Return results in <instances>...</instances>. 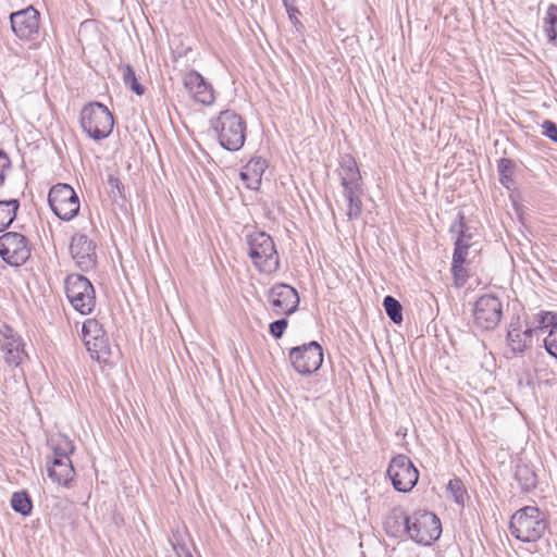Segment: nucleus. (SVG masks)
I'll list each match as a JSON object with an SVG mask.
<instances>
[{
	"label": "nucleus",
	"mask_w": 557,
	"mask_h": 557,
	"mask_svg": "<svg viewBox=\"0 0 557 557\" xmlns=\"http://www.w3.org/2000/svg\"><path fill=\"white\" fill-rule=\"evenodd\" d=\"M506 339L508 347L515 354H522L528 348L525 336L522 334L520 317H516L510 321Z\"/></svg>",
	"instance_id": "5701e85b"
},
{
	"label": "nucleus",
	"mask_w": 557,
	"mask_h": 557,
	"mask_svg": "<svg viewBox=\"0 0 557 557\" xmlns=\"http://www.w3.org/2000/svg\"><path fill=\"white\" fill-rule=\"evenodd\" d=\"M268 300L275 314L284 315L294 313L300 301L298 292L293 286L284 283L275 284L269 290Z\"/></svg>",
	"instance_id": "2eb2a0df"
},
{
	"label": "nucleus",
	"mask_w": 557,
	"mask_h": 557,
	"mask_svg": "<svg viewBox=\"0 0 557 557\" xmlns=\"http://www.w3.org/2000/svg\"><path fill=\"white\" fill-rule=\"evenodd\" d=\"M513 475L523 492H530L535 488L537 478L532 466L522 461L517 462Z\"/></svg>",
	"instance_id": "b1692460"
},
{
	"label": "nucleus",
	"mask_w": 557,
	"mask_h": 557,
	"mask_svg": "<svg viewBox=\"0 0 557 557\" xmlns=\"http://www.w3.org/2000/svg\"><path fill=\"white\" fill-rule=\"evenodd\" d=\"M544 347L546 349V351L554 358L557 359V343H556V338L554 336H547L545 339H544Z\"/></svg>",
	"instance_id": "ea45409f"
},
{
	"label": "nucleus",
	"mask_w": 557,
	"mask_h": 557,
	"mask_svg": "<svg viewBox=\"0 0 557 557\" xmlns=\"http://www.w3.org/2000/svg\"><path fill=\"white\" fill-rule=\"evenodd\" d=\"M48 202L53 213L63 221H71L79 212V198L67 184H57L48 194Z\"/></svg>",
	"instance_id": "0eeeda50"
},
{
	"label": "nucleus",
	"mask_w": 557,
	"mask_h": 557,
	"mask_svg": "<svg viewBox=\"0 0 557 557\" xmlns=\"http://www.w3.org/2000/svg\"><path fill=\"white\" fill-rule=\"evenodd\" d=\"M447 492L458 505H463L467 491L460 479L454 478L449 480L447 484Z\"/></svg>",
	"instance_id": "72a5a7b5"
},
{
	"label": "nucleus",
	"mask_w": 557,
	"mask_h": 557,
	"mask_svg": "<svg viewBox=\"0 0 557 557\" xmlns=\"http://www.w3.org/2000/svg\"><path fill=\"white\" fill-rule=\"evenodd\" d=\"M337 174L343 189L363 187L359 166L351 154L341 157Z\"/></svg>",
	"instance_id": "a211bd4d"
},
{
	"label": "nucleus",
	"mask_w": 557,
	"mask_h": 557,
	"mask_svg": "<svg viewBox=\"0 0 557 557\" xmlns=\"http://www.w3.org/2000/svg\"><path fill=\"white\" fill-rule=\"evenodd\" d=\"M473 317L482 330H494L503 317L502 301L494 295H482L474 304Z\"/></svg>",
	"instance_id": "f8f14e48"
},
{
	"label": "nucleus",
	"mask_w": 557,
	"mask_h": 557,
	"mask_svg": "<svg viewBox=\"0 0 557 557\" xmlns=\"http://www.w3.org/2000/svg\"><path fill=\"white\" fill-rule=\"evenodd\" d=\"M184 87L196 102L209 106L214 101V94L212 86L207 83L203 76L197 71H189L185 74Z\"/></svg>",
	"instance_id": "f3484780"
},
{
	"label": "nucleus",
	"mask_w": 557,
	"mask_h": 557,
	"mask_svg": "<svg viewBox=\"0 0 557 557\" xmlns=\"http://www.w3.org/2000/svg\"><path fill=\"white\" fill-rule=\"evenodd\" d=\"M289 1L290 0H283L284 4L286 7V10H287V12L289 14V17H290V20H293V15H292L290 10H289Z\"/></svg>",
	"instance_id": "37998d69"
},
{
	"label": "nucleus",
	"mask_w": 557,
	"mask_h": 557,
	"mask_svg": "<svg viewBox=\"0 0 557 557\" xmlns=\"http://www.w3.org/2000/svg\"><path fill=\"white\" fill-rule=\"evenodd\" d=\"M70 253L76 267L83 272H89L97 265L96 243L85 234L72 236Z\"/></svg>",
	"instance_id": "ddd939ff"
},
{
	"label": "nucleus",
	"mask_w": 557,
	"mask_h": 557,
	"mask_svg": "<svg viewBox=\"0 0 557 557\" xmlns=\"http://www.w3.org/2000/svg\"><path fill=\"white\" fill-rule=\"evenodd\" d=\"M53 450L52 458L70 459V455L74 451L75 447L73 442L63 435H58L51 440Z\"/></svg>",
	"instance_id": "a878e982"
},
{
	"label": "nucleus",
	"mask_w": 557,
	"mask_h": 557,
	"mask_svg": "<svg viewBox=\"0 0 557 557\" xmlns=\"http://www.w3.org/2000/svg\"><path fill=\"white\" fill-rule=\"evenodd\" d=\"M11 507L15 512H18L22 516H28L33 509L29 495L24 491L13 493L11 497Z\"/></svg>",
	"instance_id": "bb28decb"
},
{
	"label": "nucleus",
	"mask_w": 557,
	"mask_h": 557,
	"mask_svg": "<svg viewBox=\"0 0 557 557\" xmlns=\"http://www.w3.org/2000/svg\"><path fill=\"white\" fill-rule=\"evenodd\" d=\"M497 171L499 175V182L506 188H510L513 183L512 176L515 173V163L512 160L502 158L497 163Z\"/></svg>",
	"instance_id": "cd10ccee"
},
{
	"label": "nucleus",
	"mask_w": 557,
	"mask_h": 557,
	"mask_svg": "<svg viewBox=\"0 0 557 557\" xmlns=\"http://www.w3.org/2000/svg\"><path fill=\"white\" fill-rule=\"evenodd\" d=\"M545 513L535 506H525L517 510L510 519L509 530L512 536L525 543L539 541L547 531Z\"/></svg>",
	"instance_id": "7ed1b4c3"
},
{
	"label": "nucleus",
	"mask_w": 557,
	"mask_h": 557,
	"mask_svg": "<svg viewBox=\"0 0 557 557\" xmlns=\"http://www.w3.org/2000/svg\"><path fill=\"white\" fill-rule=\"evenodd\" d=\"M122 79L126 87H128L136 95L141 96L145 94V88L138 83L134 69L131 65H123L121 67Z\"/></svg>",
	"instance_id": "7c9ffc66"
},
{
	"label": "nucleus",
	"mask_w": 557,
	"mask_h": 557,
	"mask_svg": "<svg viewBox=\"0 0 557 557\" xmlns=\"http://www.w3.org/2000/svg\"><path fill=\"white\" fill-rule=\"evenodd\" d=\"M10 166L11 161L8 154L3 150H0V186L4 183L5 180L4 171L10 169Z\"/></svg>",
	"instance_id": "58836bf2"
},
{
	"label": "nucleus",
	"mask_w": 557,
	"mask_h": 557,
	"mask_svg": "<svg viewBox=\"0 0 557 557\" xmlns=\"http://www.w3.org/2000/svg\"><path fill=\"white\" fill-rule=\"evenodd\" d=\"M213 129L219 144L227 151H238L246 140V122L233 110H223L212 119Z\"/></svg>",
	"instance_id": "f03ea898"
},
{
	"label": "nucleus",
	"mask_w": 557,
	"mask_h": 557,
	"mask_svg": "<svg viewBox=\"0 0 557 557\" xmlns=\"http://www.w3.org/2000/svg\"><path fill=\"white\" fill-rule=\"evenodd\" d=\"M535 330H536V327L535 329L528 327V329L522 331L523 336H525V344H528V347L531 344V341H532V337H533V333L535 332Z\"/></svg>",
	"instance_id": "79ce46f5"
},
{
	"label": "nucleus",
	"mask_w": 557,
	"mask_h": 557,
	"mask_svg": "<svg viewBox=\"0 0 557 557\" xmlns=\"http://www.w3.org/2000/svg\"><path fill=\"white\" fill-rule=\"evenodd\" d=\"M248 256L261 273L272 274L280 269V256L273 238L263 231L253 230L245 236Z\"/></svg>",
	"instance_id": "f257e3e1"
},
{
	"label": "nucleus",
	"mask_w": 557,
	"mask_h": 557,
	"mask_svg": "<svg viewBox=\"0 0 557 557\" xmlns=\"http://www.w3.org/2000/svg\"><path fill=\"white\" fill-rule=\"evenodd\" d=\"M18 208L17 199L0 200V232H3L15 220Z\"/></svg>",
	"instance_id": "393cba45"
},
{
	"label": "nucleus",
	"mask_w": 557,
	"mask_h": 557,
	"mask_svg": "<svg viewBox=\"0 0 557 557\" xmlns=\"http://www.w3.org/2000/svg\"><path fill=\"white\" fill-rule=\"evenodd\" d=\"M465 261L459 260V257L457 260H453L451 262L450 271L454 278V286L457 288L463 287L469 278V273L465 267Z\"/></svg>",
	"instance_id": "2f4dec72"
},
{
	"label": "nucleus",
	"mask_w": 557,
	"mask_h": 557,
	"mask_svg": "<svg viewBox=\"0 0 557 557\" xmlns=\"http://www.w3.org/2000/svg\"><path fill=\"white\" fill-rule=\"evenodd\" d=\"M536 329H544L550 326L549 336H554L557 331V315L549 311H542L536 315Z\"/></svg>",
	"instance_id": "f704fd0d"
},
{
	"label": "nucleus",
	"mask_w": 557,
	"mask_h": 557,
	"mask_svg": "<svg viewBox=\"0 0 557 557\" xmlns=\"http://www.w3.org/2000/svg\"><path fill=\"white\" fill-rule=\"evenodd\" d=\"M543 135L557 143V124L550 120H545L542 124Z\"/></svg>",
	"instance_id": "4c0bfd02"
},
{
	"label": "nucleus",
	"mask_w": 557,
	"mask_h": 557,
	"mask_svg": "<svg viewBox=\"0 0 557 557\" xmlns=\"http://www.w3.org/2000/svg\"><path fill=\"white\" fill-rule=\"evenodd\" d=\"M0 256L11 267L23 265L30 257L28 239L16 232H7L0 236Z\"/></svg>",
	"instance_id": "9d476101"
},
{
	"label": "nucleus",
	"mask_w": 557,
	"mask_h": 557,
	"mask_svg": "<svg viewBox=\"0 0 557 557\" xmlns=\"http://www.w3.org/2000/svg\"><path fill=\"white\" fill-rule=\"evenodd\" d=\"M268 168V162L261 157L251 158L242 169L239 176L247 188L258 189L261 185L262 175Z\"/></svg>",
	"instance_id": "aec40b11"
},
{
	"label": "nucleus",
	"mask_w": 557,
	"mask_h": 557,
	"mask_svg": "<svg viewBox=\"0 0 557 557\" xmlns=\"http://www.w3.org/2000/svg\"><path fill=\"white\" fill-rule=\"evenodd\" d=\"M471 244H465L461 239L455 240V249L453 253V260H457L459 257L460 261H467L468 250Z\"/></svg>",
	"instance_id": "e433bc0d"
},
{
	"label": "nucleus",
	"mask_w": 557,
	"mask_h": 557,
	"mask_svg": "<svg viewBox=\"0 0 557 557\" xmlns=\"http://www.w3.org/2000/svg\"><path fill=\"white\" fill-rule=\"evenodd\" d=\"M442 523L440 518L428 510H416L407 520V536L414 543L430 546L440 539Z\"/></svg>",
	"instance_id": "20e7f679"
},
{
	"label": "nucleus",
	"mask_w": 557,
	"mask_h": 557,
	"mask_svg": "<svg viewBox=\"0 0 557 557\" xmlns=\"http://www.w3.org/2000/svg\"><path fill=\"white\" fill-rule=\"evenodd\" d=\"M290 13L293 15V18L296 17V13H299L298 10L289 5Z\"/></svg>",
	"instance_id": "c03bdc74"
},
{
	"label": "nucleus",
	"mask_w": 557,
	"mask_h": 557,
	"mask_svg": "<svg viewBox=\"0 0 557 557\" xmlns=\"http://www.w3.org/2000/svg\"><path fill=\"white\" fill-rule=\"evenodd\" d=\"M364 194V188H348L343 189L342 195L346 202V216L350 221L358 220L363 210L362 196Z\"/></svg>",
	"instance_id": "4be33fe9"
},
{
	"label": "nucleus",
	"mask_w": 557,
	"mask_h": 557,
	"mask_svg": "<svg viewBox=\"0 0 557 557\" xmlns=\"http://www.w3.org/2000/svg\"><path fill=\"white\" fill-rule=\"evenodd\" d=\"M458 220L455 221L450 226V233L457 234L455 240L461 239L465 244H471L472 234L469 232V226L465 223V216L462 213H458Z\"/></svg>",
	"instance_id": "473e14b6"
},
{
	"label": "nucleus",
	"mask_w": 557,
	"mask_h": 557,
	"mask_svg": "<svg viewBox=\"0 0 557 557\" xmlns=\"http://www.w3.org/2000/svg\"><path fill=\"white\" fill-rule=\"evenodd\" d=\"M407 520L409 516L401 506L389 509L383 520V529L387 536L400 539L407 535Z\"/></svg>",
	"instance_id": "6ab92c4d"
},
{
	"label": "nucleus",
	"mask_w": 557,
	"mask_h": 557,
	"mask_svg": "<svg viewBox=\"0 0 557 557\" xmlns=\"http://www.w3.org/2000/svg\"><path fill=\"white\" fill-rule=\"evenodd\" d=\"M108 185L110 186L111 191L113 194L116 191L121 197L123 196L122 191L124 189V186L117 177L110 175L108 177Z\"/></svg>",
	"instance_id": "a19ab883"
},
{
	"label": "nucleus",
	"mask_w": 557,
	"mask_h": 557,
	"mask_svg": "<svg viewBox=\"0 0 557 557\" xmlns=\"http://www.w3.org/2000/svg\"><path fill=\"white\" fill-rule=\"evenodd\" d=\"M544 30L550 44L557 38V5L550 4L544 18Z\"/></svg>",
	"instance_id": "c85d7f7f"
},
{
	"label": "nucleus",
	"mask_w": 557,
	"mask_h": 557,
	"mask_svg": "<svg viewBox=\"0 0 557 557\" xmlns=\"http://www.w3.org/2000/svg\"><path fill=\"white\" fill-rule=\"evenodd\" d=\"M289 359L293 368L301 375H310L317 372L323 362L321 345L313 341L289 350Z\"/></svg>",
	"instance_id": "1a4fd4ad"
},
{
	"label": "nucleus",
	"mask_w": 557,
	"mask_h": 557,
	"mask_svg": "<svg viewBox=\"0 0 557 557\" xmlns=\"http://www.w3.org/2000/svg\"><path fill=\"white\" fill-rule=\"evenodd\" d=\"M81 126L92 139L107 138L113 128V115L109 109L100 102H91L81 111Z\"/></svg>",
	"instance_id": "39448f33"
},
{
	"label": "nucleus",
	"mask_w": 557,
	"mask_h": 557,
	"mask_svg": "<svg viewBox=\"0 0 557 557\" xmlns=\"http://www.w3.org/2000/svg\"><path fill=\"white\" fill-rule=\"evenodd\" d=\"M0 334L2 335L0 345L5 363L10 367L20 366L27 358L22 337L8 324L0 327Z\"/></svg>",
	"instance_id": "dca6fc26"
},
{
	"label": "nucleus",
	"mask_w": 557,
	"mask_h": 557,
	"mask_svg": "<svg viewBox=\"0 0 557 557\" xmlns=\"http://www.w3.org/2000/svg\"><path fill=\"white\" fill-rule=\"evenodd\" d=\"M66 297L81 314H89L96 306V293L90 281L82 274H69L64 281Z\"/></svg>",
	"instance_id": "423d86ee"
},
{
	"label": "nucleus",
	"mask_w": 557,
	"mask_h": 557,
	"mask_svg": "<svg viewBox=\"0 0 557 557\" xmlns=\"http://www.w3.org/2000/svg\"><path fill=\"white\" fill-rule=\"evenodd\" d=\"M39 12L29 5L10 14L12 32L21 40H34L39 33Z\"/></svg>",
	"instance_id": "4468645a"
},
{
	"label": "nucleus",
	"mask_w": 557,
	"mask_h": 557,
	"mask_svg": "<svg viewBox=\"0 0 557 557\" xmlns=\"http://www.w3.org/2000/svg\"><path fill=\"white\" fill-rule=\"evenodd\" d=\"M287 325H288L287 319H285V318L278 319V320L270 323V326H269L270 334L275 339H278L283 336Z\"/></svg>",
	"instance_id": "c9c22d12"
},
{
	"label": "nucleus",
	"mask_w": 557,
	"mask_h": 557,
	"mask_svg": "<svg viewBox=\"0 0 557 557\" xmlns=\"http://www.w3.org/2000/svg\"><path fill=\"white\" fill-rule=\"evenodd\" d=\"M394 488L401 493L410 492L418 482L419 472L406 455L394 457L387 468Z\"/></svg>",
	"instance_id": "9b49d317"
},
{
	"label": "nucleus",
	"mask_w": 557,
	"mask_h": 557,
	"mask_svg": "<svg viewBox=\"0 0 557 557\" xmlns=\"http://www.w3.org/2000/svg\"><path fill=\"white\" fill-rule=\"evenodd\" d=\"M186 557H193L189 553H186Z\"/></svg>",
	"instance_id": "a18cd8bd"
},
{
	"label": "nucleus",
	"mask_w": 557,
	"mask_h": 557,
	"mask_svg": "<svg viewBox=\"0 0 557 557\" xmlns=\"http://www.w3.org/2000/svg\"><path fill=\"white\" fill-rule=\"evenodd\" d=\"M83 341L90 357L98 362H106L111 348L102 325L96 319H87L82 327Z\"/></svg>",
	"instance_id": "6e6552de"
},
{
	"label": "nucleus",
	"mask_w": 557,
	"mask_h": 557,
	"mask_svg": "<svg viewBox=\"0 0 557 557\" xmlns=\"http://www.w3.org/2000/svg\"><path fill=\"white\" fill-rule=\"evenodd\" d=\"M47 472L48 476L55 483L62 486H69L75 475V470L71 459L52 458L51 462L48 461Z\"/></svg>",
	"instance_id": "412c9836"
},
{
	"label": "nucleus",
	"mask_w": 557,
	"mask_h": 557,
	"mask_svg": "<svg viewBox=\"0 0 557 557\" xmlns=\"http://www.w3.org/2000/svg\"><path fill=\"white\" fill-rule=\"evenodd\" d=\"M383 307L387 317L394 323L400 324L403 322V306L395 297L391 295L385 296L383 299Z\"/></svg>",
	"instance_id": "c756f323"
}]
</instances>
